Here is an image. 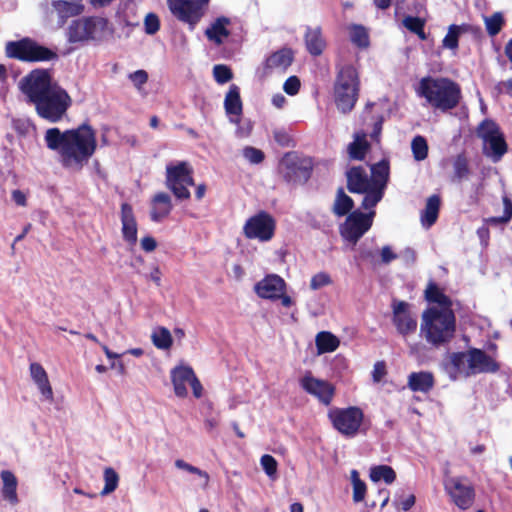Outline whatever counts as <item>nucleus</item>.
<instances>
[{"instance_id":"42","label":"nucleus","mask_w":512,"mask_h":512,"mask_svg":"<svg viewBox=\"0 0 512 512\" xmlns=\"http://www.w3.org/2000/svg\"><path fill=\"white\" fill-rule=\"evenodd\" d=\"M425 19L417 16L408 15L403 19L404 27L410 32L416 34L420 40H426L427 35L425 33Z\"/></svg>"},{"instance_id":"25","label":"nucleus","mask_w":512,"mask_h":512,"mask_svg":"<svg viewBox=\"0 0 512 512\" xmlns=\"http://www.w3.org/2000/svg\"><path fill=\"white\" fill-rule=\"evenodd\" d=\"M173 209L171 197L166 192H158L151 199L150 219L161 222L167 218Z\"/></svg>"},{"instance_id":"52","label":"nucleus","mask_w":512,"mask_h":512,"mask_svg":"<svg viewBox=\"0 0 512 512\" xmlns=\"http://www.w3.org/2000/svg\"><path fill=\"white\" fill-rule=\"evenodd\" d=\"M213 76L217 83L225 84L233 78V73L227 65L217 64L213 67Z\"/></svg>"},{"instance_id":"27","label":"nucleus","mask_w":512,"mask_h":512,"mask_svg":"<svg viewBox=\"0 0 512 512\" xmlns=\"http://www.w3.org/2000/svg\"><path fill=\"white\" fill-rule=\"evenodd\" d=\"M29 370H30V376H31L33 382L36 384L41 395L45 399L52 401L53 400V389L50 384L48 374H47L46 370L44 369V367L38 362H33L30 364Z\"/></svg>"},{"instance_id":"46","label":"nucleus","mask_w":512,"mask_h":512,"mask_svg":"<svg viewBox=\"0 0 512 512\" xmlns=\"http://www.w3.org/2000/svg\"><path fill=\"white\" fill-rule=\"evenodd\" d=\"M504 213L499 217H489L484 219V223L489 226H499L507 224L512 219V201L508 197L503 198Z\"/></svg>"},{"instance_id":"23","label":"nucleus","mask_w":512,"mask_h":512,"mask_svg":"<svg viewBox=\"0 0 512 512\" xmlns=\"http://www.w3.org/2000/svg\"><path fill=\"white\" fill-rule=\"evenodd\" d=\"M120 220L121 232L125 242L134 246L137 243L138 225L134 215L133 207L127 202L121 204Z\"/></svg>"},{"instance_id":"30","label":"nucleus","mask_w":512,"mask_h":512,"mask_svg":"<svg viewBox=\"0 0 512 512\" xmlns=\"http://www.w3.org/2000/svg\"><path fill=\"white\" fill-rule=\"evenodd\" d=\"M370 149L371 144L367 140L366 133L360 131L354 134V140L349 143L347 153L351 160L363 161Z\"/></svg>"},{"instance_id":"36","label":"nucleus","mask_w":512,"mask_h":512,"mask_svg":"<svg viewBox=\"0 0 512 512\" xmlns=\"http://www.w3.org/2000/svg\"><path fill=\"white\" fill-rule=\"evenodd\" d=\"M353 208V199L345 193L343 187H339L336 191L332 212L338 217H343L348 216L353 211Z\"/></svg>"},{"instance_id":"57","label":"nucleus","mask_w":512,"mask_h":512,"mask_svg":"<svg viewBox=\"0 0 512 512\" xmlns=\"http://www.w3.org/2000/svg\"><path fill=\"white\" fill-rule=\"evenodd\" d=\"M300 87V79L295 75L288 77L283 84L284 92L290 96L298 94Z\"/></svg>"},{"instance_id":"56","label":"nucleus","mask_w":512,"mask_h":512,"mask_svg":"<svg viewBox=\"0 0 512 512\" xmlns=\"http://www.w3.org/2000/svg\"><path fill=\"white\" fill-rule=\"evenodd\" d=\"M145 32L149 35L157 33L160 29V20L155 13H149L144 20Z\"/></svg>"},{"instance_id":"28","label":"nucleus","mask_w":512,"mask_h":512,"mask_svg":"<svg viewBox=\"0 0 512 512\" xmlns=\"http://www.w3.org/2000/svg\"><path fill=\"white\" fill-rule=\"evenodd\" d=\"M304 42L307 51L312 56H320L326 48V40L323 37L320 26L314 28L307 26L304 34Z\"/></svg>"},{"instance_id":"50","label":"nucleus","mask_w":512,"mask_h":512,"mask_svg":"<svg viewBox=\"0 0 512 512\" xmlns=\"http://www.w3.org/2000/svg\"><path fill=\"white\" fill-rule=\"evenodd\" d=\"M351 475L353 484V501L355 503L362 502L365 499L367 491L366 484L359 478V474L356 470H353Z\"/></svg>"},{"instance_id":"10","label":"nucleus","mask_w":512,"mask_h":512,"mask_svg":"<svg viewBox=\"0 0 512 512\" xmlns=\"http://www.w3.org/2000/svg\"><path fill=\"white\" fill-rule=\"evenodd\" d=\"M107 29V19L98 16L83 17L73 21L69 26V41L101 40Z\"/></svg>"},{"instance_id":"40","label":"nucleus","mask_w":512,"mask_h":512,"mask_svg":"<svg viewBox=\"0 0 512 512\" xmlns=\"http://www.w3.org/2000/svg\"><path fill=\"white\" fill-rule=\"evenodd\" d=\"M440 203L441 200L438 195H432L427 199L425 209L421 215L423 224L432 226L436 222L439 214Z\"/></svg>"},{"instance_id":"47","label":"nucleus","mask_w":512,"mask_h":512,"mask_svg":"<svg viewBox=\"0 0 512 512\" xmlns=\"http://www.w3.org/2000/svg\"><path fill=\"white\" fill-rule=\"evenodd\" d=\"M411 149L416 161H423L428 156V143L425 137L417 135L412 139Z\"/></svg>"},{"instance_id":"20","label":"nucleus","mask_w":512,"mask_h":512,"mask_svg":"<svg viewBox=\"0 0 512 512\" xmlns=\"http://www.w3.org/2000/svg\"><path fill=\"white\" fill-rule=\"evenodd\" d=\"M346 187L350 193L359 194L369 191L373 187L370 177L361 165L352 166L345 172Z\"/></svg>"},{"instance_id":"53","label":"nucleus","mask_w":512,"mask_h":512,"mask_svg":"<svg viewBox=\"0 0 512 512\" xmlns=\"http://www.w3.org/2000/svg\"><path fill=\"white\" fill-rule=\"evenodd\" d=\"M260 463L265 473L270 478L274 479L276 477L278 468V463L276 459L269 454H265L261 457Z\"/></svg>"},{"instance_id":"26","label":"nucleus","mask_w":512,"mask_h":512,"mask_svg":"<svg viewBox=\"0 0 512 512\" xmlns=\"http://www.w3.org/2000/svg\"><path fill=\"white\" fill-rule=\"evenodd\" d=\"M195 373L189 366H178L171 371V381L175 395L179 398H185L188 395L186 384L190 383Z\"/></svg>"},{"instance_id":"18","label":"nucleus","mask_w":512,"mask_h":512,"mask_svg":"<svg viewBox=\"0 0 512 512\" xmlns=\"http://www.w3.org/2000/svg\"><path fill=\"white\" fill-rule=\"evenodd\" d=\"M468 374L496 373L500 370V364L491 356L479 348L468 350Z\"/></svg>"},{"instance_id":"1","label":"nucleus","mask_w":512,"mask_h":512,"mask_svg":"<svg viewBox=\"0 0 512 512\" xmlns=\"http://www.w3.org/2000/svg\"><path fill=\"white\" fill-rule=\"evenodd\" d=\"M19 89L36 114L49 123L61 122L73 103L67 90L53 79L50 69L31 70L21 78Z\"/></svg>"},{"instance_id":"39","label":"nucleus","mask_w":512,"mask_h":512,"mask_svg":"<svg viewBox=\"0 0 512 512\" xmlns=\"http://www.w3.org/2000/svg\"><path fill=\"white\" fill-rule=\"evenodd\" d=\"M315 344L318 354H325L337 350L340 340L329 331H321L316 335Z\"/></svg>"},{"instance_id":"19","label":"nucleus","mask_w":512,"mask_h":512,"mask_svg":"<svg viewBox=\"0 0 512 512\" xmlns=\"http://www.w3.org/2000/svg\"><path fill=\"white\" fill-rule=\"evenodd\" d=\"M286 282L277 274L266 275L255 284V293L263 299L278 300L286 292Z\"/></svg>"},{"instance_id":"49","label":"nucleus","mask_w":512,"mask_h":512,"mask_svg":"<svg viewBox=\"0 0 512 512\" xmlns=\"http://www.w3.org/2000/svg\"><path fill=\"white\" fill-rule=\"evenodd\" d=\"M362 208L365 210L373 209L383 198L384 191L375 187L369 188V191L362 193Z\"/></svg>"},{"instance_id":"6","label":"nucleus","mask_w":512,"mask_h":512,"mask_svg":"<svg viewBox=\"0 0 512 512\" xmlns=\"http://www.w3.org/2000/svg\"><path fill=\"white\" fill-rule=\"evenodd\" d=\"M4 52L7 58L26 63L50 62L59 59L55 49L41 45L30 37L6 42Z\"/></svg>"},{"instance_id":"8","label":"nucleus","mask_w":512,"mask_h":512,"mask_svg":"<svg viewBox=\"0 0 512 512\" xmlns=\"http://www.w3.org/2000/svg\"><path fill=\"white\" fill-rule=\"evenodd\" d=\"M193 167L187 161L169 163L166 166L165 186L179 201L189 200V187L194 186Z\"/></svg>"},{"instance_id":"2","label":"nucleus","mask_w":512,"mask_h":512,"mask_svg":"<svg viewBox=\"0 0 512 512\" xmlns=\"http://www.w3.org/2000/svg\"><path fill=\"white\" fill-rule=\"evenodd\" d=\"M44 141L49 150L58 154L61 166L74 172H80L89 163L98 146L96 130L88 121L64 131L49 128Z\"/></svg>"},{"instance_id":"24","label":"nucleus","mask_w":512,"mask_h":512,"mask_svg":"<svg viewBox=\"0 0 512 512\" xmlns=\"http://www.w3.org/2000/svg\"><path fill=\"white\" fill-rule=\"evenodd\" d=\"M468 351L450 353L444 361V368L453 380L458 379L459 376L469 377L468 374Z\"/></svg>"},{"instance_id":"7","label":"nucleus","mask_w":512,"mask_h":512,"mask_svg":"<svg viewBox=\"0 0 512 512\" xmlns=\"http://www.w3.org/2000/svg\"><path fill=\"white\" fill-rule=\"evenodd\" d=\"M313 159L297 151L286 152L279 161L278 174L284 182L293 185L306 184L312 176Z\"/></svg>"},{"instance_id":"4","label":"nucleus","mask_w":512,"mask_h":512,"mask_svg":"<svg viewBox=\"0 0 512 512\" xmlns=\"http://www.w3.org/2000/svg\"><path fill=\"white\" fill-rule=\"evenodd\" d=\"M421 333L427 343L439 348L449 344L456 333V317L452 309L430 307L422 313Z\"/></svg>"},{"instance_id":"48","label":"nucleus","mask_w":512,"mask_h":512,"mask_svg":"<svg viewBox=\"0 0 512 512\" xmlns=\"http://www.w3.org/2000/svg\"><path fill=\"white\" fill-rule=\"evenodd\" d=\"M12 128L19 137H26L36 131V126L29 118H15Z\"/></svg>"},{"instance_id":"13","label":"nucleus","mask_w":512,"mask_h":512,"mask_svg":"<svg viewBox=\"0 0 512 512\" xmlns=\"http://www.w3.org/2000/svg\"><path fill=\"white\" fill-rule=\"evenodd\" d=\"M374 216V210L369 213H363L360 210L352 211L339 228L341 236L348 242L356 244L371 228Z\"/></svg>"},{"instance_id":"60","label":"nucleus","mask_w":512,"mask_h":512,"mask_svg":"<svg viewBox=\"0 0 512 512\" xmlns=\"http://www.w3.org/2000/svg\"><path fill=\"white\" fill-rule=\"evenodd\" d=\"M273 138L281 147H288L292 143L290 135L284 129L274 130Z\"/></svg>"},{"instance_id":"31","label":"nucleus","mask_w":512,"mask_h":512,"mask_svg":"<svg viewBox=\"0 0 512 512\" xmlns=\"http://www.w3.org/2000/svg\"><path fill=\"white\" fill-rule=\"evenodd\" d=\"M230 24V19L221 16L218 17L210 27H208L205 31L206 37L214 42L216 45H221L224 42V38H227L230 35V31L227 29V26Z\"/></svg>"},{"instance_id":"32","label":"nucleus","mask_w":512,"mask_h":512,"mask_svg":"<svg viewBox=\"0 0 512 512\" xmlns=\"http://www.w3.org/2000/svg\"><path fill=\"white\" fill-rule=\"evenodd\" d=\"M52 6L61 19L78 16L84 10L81 0H56L52 2Z\"/></svg>"},{"instance_id":"55","label":"nucleus","mask_w":512,"mask_h":512,"mask_svg":"<svg viewBox=\"0 0 512 512\" xmlns=\"http://www.w3.org/2000/svg\"><path fill=\"white\" fill-rule=\"evenodd\" d=\"M175 466L177 468L185 470L191 474H196V475L204 478L206 482H208V480H209V475L206 471H203V470L199 469L198 467H195V466L185 462L182 459H177L175 461Z\"/></svg>"},{"instance_id":"17","label":"nucleus","mask_w":512,"mask_h":512,"mask_svg":"<svg viewBox=\"0 0 512 512\" xmlns=\"http://www.w3.org/2000/svg\"><path fill=\"white\" fill-rule=\"evenodd\" d=\"M300 386L305 392L316 397L325 406H329L332 403L336 392V388L332 383L315 378L310 374L300 379Z\"/></svg>"},{"instance_id":"37","label":"nucleus","mask_w":512,"mask_h":512,"mask_svg":"<svg viewBox=\"0 0 512 512\" xmlns=\"http://www.w3.org/2000/svg\"><path fill=\"white\" fill-rule=\"evenodd\" d=\"M425 299L429 303H436L439 309H452V300L444 294L435 282H429L425 289Z\"/></svg>"},{"instance_id":"3","label":"nucleus","mask_w":512,"mask_h":512,"mask_svg":"<svg viewBox=\"0 0 512 512\" xmlns=\"http://www.w3.org/2000/svg\"><path fill=\"white\" fill-rule=\"evenodd\" d=\"M415 92L432 108L442 112L455 109L462 99L460 85L448 77L425 76L420 79Z\"/></svg>"},{"instance_id":"33","label":"nucleus","mask_w":512,"mask_h":512,"mask_svg":"<svg viewBox=\"0 0 512 512\" xmlns=\"http://www.w3.org/2000/svg\"><path fill=\"white\" fill-rule=\"evenodd\" d=\"M371 176L370 181L372 182V186L378 189L385 191L389 180V162L386 160H382L376 164L371 165Z\"/></svg>"},{"instance_id":"58","label":"nucleus","mask_w":512,"mask_h":512,"mask_svg":"<svg viewBox=\"0 0 512 512\" xmlns=\"http://www.w3.org/2000/svg\"><path fill=\"white\" fill-rule=\"evenodd\" d=\"M332 282L330 276L325 272H319L315 274L310 281V287L317 290L321 287L329 285Z\"/></svg>"},{"instance_id":"9","label":"nucleus","mask_w":512,"mask_h":512,"mask_svg":"<svg viewBox=\"0 0 512 512\" xmlns=\"http://www.w3.org/2000/svg\"><path fill=\"white\" fill-rule=\"evenodd\" d=\"M333 428L345 438H354L362 432L365 415L358 406L334 407L328 411ZM365 432V430H363Z\"/></svg>"},{"instance_id":"61","label":"nucleus","mask_w":512,"mask_h":512,"mask_svg":"<svg viewBox=\"0 0 512 512\" xmlns=\"http://www.w3.org/2000/svg\"><path fill=\"white\" fill-rule=\"evenodd\" d=\"M387 374L386 364L384 361H378L374 364L372 371V379L375 383H379Z\"/></svg>"},{"instance_id":"15","label":"nucleus","mask_w":512,"mask_h":512,"mask_svg":"<svg viewBox=\"0 0 512 512\" xmlns=\"http://www.w3.org/2000/svg\"><path fill=\"white\" fill-rule=\"evenodd\" d=\"M411 308L412 305L404 300L393 298L391 301L392 323L403 337L414 334L417 330V317Z\"/></svg>"},{"instance_id":"35","label":"nucleus","mask_w":512,"mask_h":512,"mask_svg":"<svg viewBox=\"0 0 512 512\" xmlns=\"http://www.w3.org/2000/svg\"><path fill=\"white\" fill-rule=\"evenodd\" d=\"M453 182H462L467 180L471 174L470 162L465 152L457 154L452 161Z\"/></svg>"},{"instance_id":"38","label":"nucleus","mask_w":512,"mask_h":512,"mask_svg":"<svg viewBox=\"0 0 512 512\" xmlns=\"http://www.w3.org/2000/svg\"><path fill=\"white\" fill-rule=\"evenodd\" d=\"M224 108L227 114L241 115L243 111L242 101L240 97V89L236 84H232L225 96Z\"/></svg>"},{"instance_id":"14","label":"nucleus","mask_w":512,"mask_h":512,"mask_svg":"<svg viewBox=\"0 0 512 512\" xmlns=\"http://www.w3.org/2000/svg\"><path fill=\"white\" fill-rule=\"evenodd\" d=\"M209 0H167L171 13L192 31L203 16V6Z\"/></svg>"},{"instance_id":"16","label":"nucleus","mask_w":512,"mask_h":512,"mask_svg":"<svg viewBox=\"0 0 512 512\" xmlns=\"http://www.w3.org/2000/svg\"><path fill=\"white\" fill-rule=\"evenodd\" d=\"M478 136L489 144L496 161L507 152L508 146L504 135L494 121L484 120L478 128Z\"/></svg>"},{"instance_id":"63","label":"nucleus","mask_w":512,"mask_h":512,"mask_svg":"<svg viewBox=\"0 0 512 512\" xmlns=\"http://www.w3.org/2000/svg\"><path fill=\"white\" fill-rule=\"evenodd\" d=\"M397 254L394 253L390 246H384L381 249V260L384 264H389L393 260L397 259Z\"/></svg>"},{"instance_id":"51","label":"nucleus","mask_w":512,"mask_h":512,"mask_svg":"<svg viewBox=\"0 0 512 512\" xmlns=\"http://www.w3.org/2000/svg\"><path fill=\"white\" fill-rule=\"evenodd\" d=\"M104 481L105 485L101 491L102 495L109 494L116 490L119 482V476L113 468L107 467L104 470Z\"/></svg>"},{"instance_id":"44","label":"nucleus","mask_w":512,"mask_h":512,"mask_svg":"<svg viewBox=\"0 0 512 512\" xmlns=\"http://www.w3.org/2000/svg\"><path fill=\"white\" fill-rule=\"evenodd\" d=\"M154 346L158 349H170L173 344V338L170 331L165 327H159L151 336Z\"/></svg>"},{"instance_id":"34","label":"nucleus","mask_w":512,"mask_h":512,"mask_svg":"<svg viewBox=\"0 0 512 512\" xmlns=\"http://www.w3.org/2000/svg\"><path fill=\"white\" fill-rule=\"evenodd\" d=\"M0 477L3 482V498L8 500L13 505L17 504L19 500L17 496L18 481L16 476L9 470H3L0 474Z\"/></svg>"},{"instance_id":"5","label":"nucleus","mask_w":512,"mask_h":512,"mask_svg":"<svg viewBox=\"0 0 512 512\" xmlns=\"http://www.w3.org/2000/svg\"><path fill=\"white\" fill-rule=\"evenodd\" d=\"M360 77L352 64L337 66V74L333 87L334 101L339 111L344 114L351 112L359 98Z\"/></svg>"},{"instance_id":"22","label":"nucleus","mask_w":512,"mask_h":512,"mask_svg":"<svg viewBox=\"0 0 512 512\" xmlns=\"http://www.w3.org/2000/svg\"><path fill=\"white\" fill-rule=\"evenodd\" d=\"M462 34L479 36L481 34V28L469 23H462L460 25L451 24L442 40V47L453 52L457 51L459 48V38Z\"/></svg>"},{"instance_id":"43","label":"nucleus","mask_w":512,"mask_h":512,"mask_svg":"<svg viewBox=\"0 0 512 512\" xmlns=\"http://www.w3.org/2000/svg\"><path fill=\"white\" fill-rule=\"evenodd\" d=\"M350 40L359 48H367L370 45L367 29L359 24H353L350 27Z\"/></svg>"},{"instance_id":"11","label":"nucleus","mask_w":512,"mask_h":512,"mask_svg":"<svg viewBox=\"0 0 512 512\" xmlns=\"http://www.w3.org/2000/svg\"><path fill=\"white\" fill-rule=\"evenodd\" d=\"M276 220L267 211L260 210L249 217L243 226V235L249 240L268 242L275 236Z\"/></svg>"},{"instance_id":"45","label":"nucleus","mask_w":512,"mask_h":512,"mask_svg":"<svg viewBox=\"0 0 512 512\" xmlns=\"http://www.w3.org/2000/svg\"><path fill=\"white\" fill-rule=\"evenodd\" d=\"M485 28L489 36L494 37L500 33L505 25V19L501 12H495L484 19Z\"/></svg>"},{"instance_id":"54","label":"nucleus","mask_w":512,"mask_h":512,"mask_svg":"<svg viewBox=\"0 0 512 512\" xmlns=\"http://www.w3.org/2000/svg\"><path fill=\"white\" fill-rule=\"evenodd\" d=\"M243 156L252 164H260L265 159L264 152L252 146L243 149Z\"/></svg>"},{"instance_id":"21","label":"nucleus","mask_w":512,"mask_h":512,"mask_svg":"<svg viewBox=\"0 0 512 512\" xmlns=\"http://www.w3.org/2000/svg\"><path fill=\"white\" fill-rule=\"evenodd\" d=\"M294 61V52L291 48H281L271 53L263 63L265 74L273 71L285 73Z\"/></svg>"},{"instance_id":"41","label":"nucleus","mask_w":512,"mask_h":512,"mask_svg":"<svg viewBox=\"0 0 512 512\" xmlns=\"http://www.w3.org/2000/svg\"><path fill=\"white\" fill-rule=\"evenodd\" d=\"M370 479L373 482L383 480L387 484H391L396 479V473L392 467L388 465H378L370 470Z\"/></svg>"},{"instance_id":"64","label":"nucleus","mask_w":512,"mask_h":512,"mask_svg":"<svg viewBox=\"0 0 512 512\" xmlns=\"http://www.w3.org/2000/svg\"><path fill=\"white\" fill-rule=\"evenodd\" d=\"M495 89L498 91V93H505L510 96H512V78L506 80V81H500Z\"/></svg>"},{"instance_id":"62","label":"nucleus","mask_w":512,"mask_h":512,"mask_svg":"<svg viewBox=\"0 0 512 512\" xmlns=\"http://www.w3.org/2000/svg\"><path fill=\"white\" fill-rule=\"evenodd\" d=\"M140 245L143 251L149 253L153 252L157 248V241L152 236H144L140 240Z\"/></svg>"},{"instance_id":"12","label":"nucleus","mask_w":512,"mask_h":512,"mask_svg":"<svg viewBox=\"0 0 512 512\" xmlns=\"http://www.w3.org/2000/svg\"><path fill=\"white\" fill-rule=\"evenodd\" d=\"M444 490L451 502L461 510L470 509L475 502L476 492L473 484L460 476L449 477L444 480Z\"/></svg>"},{"instance_id":"29","label":"nucleus","mask_w":512,"mask_h":512,"mask_svg":"<svg viewBox=\"0 0 512 512\" xmlns=\"http://www.w3.org/2000/svg\"><path fill=\"white\" fill-rule=\"evenodd\" d=\"M435 385V378L432 372L419 371L408 375L407 386L412 392L428 393Z\"/></svg>"},{"instance_id":"59","label":"nucleus","mask_w":512,"mask_h":512,"mask_svg":"<svg viewBox=\"0 0 512 512\" xmlns=\"http://www.w3.org/2000/svg\"><path fill=\"white\" fill-rule=\"evenodd\" d=\"M129 79L137 89H141V87L148 81V73L145 70L140 69L130 73Z\"/></svg>"}]
</instances>
